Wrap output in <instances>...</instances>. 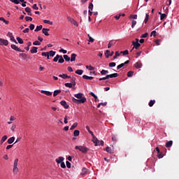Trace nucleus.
<instances>
[{
	"mask_svg": "<svg viewBox=\"0 0 179 179\" xmlns=\"http://www.w3.org/2000/svg\"><path fill=\"white\" fill-rule=\"evenodd\" d=\"M86 97L83 96V94L82 93L75 94L74 97L72 98V101L75 104H83V103H86Z\"/></svg>",
	"mask_w": 179,
	"mask_h": 179,
	"instance_id": "nucleus-1",
	"label": "nucleus"
},
{
	"mask_svg": "<svg viewBox=\"0 0 179 179\" xmlns=\"http://www.w3.org/2000/svg\"><path fill=\"white\" fill-rule=\"evenodd\" d=\"M75 149L76 150H79L82 153H87V152H89V148H87V147H85V146L76 145L75 147Z\"/></svg>",
	"mask_w": 179,
	"mask_h": 179,
	"instance_id": "nucleus-2",
	"label": "nucleus"
},
{
	"mask_svg": "<svg viewBox=\"0 0 179 179\" xmlns=\"http://www.w3.org/2000/svg\"><path fill=\"white\" fill-rule=\"evenodd\" d=\"M17 163H19V159H15L14 161V165L13 169V173L14 174H17V173H19V168H17Z\"/></svg>",
	"mask_w": 179,
	"mask_h": 179,
	"instance_id": "nucleus-3",
	"label": "nucleus"
},
{
	"mask_svg": "<svg viewBox=\"0 0 179 179\" xmlns=\"http://www.w3.org/2000/svg\"><path fill=\"white\" fill-rule=\"evenodd\" d=\"M109 78H118V74L117 73H114L110 75H107L106 77L102 78V80H107Z\"/></svg>",
	"mask_w": 179,
	"mask_h": 179,
	"instance_id": "nucleus-4",
	"label": "nucleus"
},
{
	"mask_svg": "<svg viewBox=\"0 0 179 179\" xmlns=\"http://www.w3.org/2000/svg\"><path fill=\"white\" fill-rule=\"evenodd\" d=\"M109 78H118V74L117 73H114L110 75H107L106 77L102 78V80H107Z\"/></svg>",
	"mask_w": 179,
	"mask_h": 179,
	"instance_id": "nucleus-5",
	"label": "nucleus"
},
{
	"mask_svg": "<svg viewBox=\"0 0 179 179\" xmlns=\"http://www.w3.org/2000/svg\"><path fill=\"white\" fill-rule=\"evenodd\" d=\"M132 45H134V47L132 48V49L130 50L131 52H132V51H134V50H138V48H139V47H141V43H135V41H132Z\"/></svg>",
	"mask_w": 179,
	"mask_h": 179,
	"instance_id": "nucleus-6",
	"label": "nucleus"
},
{
	"mask_svg": "<svg viewBox=\"0 0 179 179\" xmlns=\"http://www.w3.org/2000/svg\"><path fill=\"white\" fill-rule=\"evenodd\" d=\"M113 55H114V52L113 51H112L110 52L109 50H106V52H105L106 58H110V57H113Z\"/></svg>",
	"mask_w": 179,
	"mask_h": 179,
	"instance_id": "nucleus-7",
	"label": "nucleus"
},
{
	"mask_svg": "<svg viewBox=\"0 0 179 179\" xmlns=\"http://www.w3.org/2000/svg\"><path fill=\"white\" fill-rule=\"evenodd\" d=\"M9 44V41L6 39L0 38V45H8Z\"/></svg>",
	"mask_w": 179,
	"mask_h": 179,
	"instance_id": "nucleus-8",
	"label": "nucleus"
},
{
	"mask_svg": "<svg viewBox=\"0 0 179 179\" xmlns=\"http://www.w3.org/2000/svg\"><path fill=\"white\" fill-rule=\"evenodd\" d=\"M11 48L15 50V51H17L18 52H24V51H22L20 48H18L16 45H11Z\"/></svg>",
	"mask_w": 179,
	"mask_h": 179,
	"instance_id": "nucleus-9",
	"label": "nucleus"
},
{
	"mask_svg": "<svg viewBox=\"0 0 179 179\" xmlns=\"http://www.w3.org/2000/svg\"><path fill=\"white\" fill-rule=\"evenodd\" d=\"M64 160H65L64 157H59L58 159H55V162L57 163V164H61V163L64 162Z\"/></svg>",
	"mask_w": 179,
	"mask_h": 179,
	"instance_id": "nucleus-10",
	"label": "nucleus"
},
{
	"mask_svg": "<svg viewBox=\"0 0 179 179\" xmlns=\"http://www.w3.org/2000/svg\"><path fill=\"white\" fill-rule=\"evenodd\" d=\"M60 104H61V106L64 107V108H66V110H68V108H69V105H68V103H66V101H62L60 102Z\"/></svg>",
	"mask_w": 179,
	"mask_h": 179,
	"instance_id": "nucleus-11",
	"label": "nucleus"
},
{
	"mask_svg": "<svg viewBox=\"0 0 179 179\" xmlns=\"http://www.w3.org/2000/svg\"><path fill=\"white\" fill-rule=\"evenodd\" d=\"M116 43H117V41H115V40L110 41V42L108 45V48H111V47H113V45H115Z\"/></svg>",
	"mask_w": 179,
	"mask_h": 179,
	"instance_id": "nucleus-12",
	"label": "nucleus"
},
{
	"mask_svg": "<svg viewBox=\"0 0 179 179\" xmlns=\"http://www.w3.org/2000/svg\"><path fill=\"white\" fill-rule=\"evenodd\" d=\"M134 66L135 68H136L137 69H139L141 68H142V62H141V61L139 62H137L134 65Z\"/></svg>",
	"mask_w": 179,
	"mask_h": 179,
	"instance_id": "nucleus-13",
	"label": "nucleus"
},
{
	"mask_svg": "<svg viewBox=\"0 0 179 179\" xmlns=\"http://www.w3.org/2000/svg\"><path fill=\"white\" fill-rule=\"evenodd\" d=\"M59 78H62V79H70L71 76H68V74H59Z\"/></svg>",
	"mask_w": 179,
	"mask_h": 179,
	"instance_id": "nucleus-14",
	"label": "nucleus"
},
{
	"mask_svg": "<svg viewBox=\"0 0 179 179\" xmlns=\"http://www.w3.org/2000/svg\"><path fill=\"white\" fill-rule=\"evenodd\" d=\"M69 20L72 24H74V26H78V22L76 20H73L72 17H69Z\"/></svg>",
	"mask_w": 179,
	"mask_h": 179,
	"instance_id": "nucleus-15",
	"label": "nucleus"
},
{
	"mask_svg": "<svg viewBox=\"0 0 179 179\" xmlns=\"http://www.w3.org/2000/svg\"><path fill=\"white\" fill-rule=\"evenodd\" d=\"M48 31H50V29L43 28L42 29V33L45 34V36H50V34H48Z\"/></svg>",
	"mask_w": 179,
	"mask_h": 179,
	"instance_id": "nucleus-16",
	"label": "nucleus"
},
{
	"mask_svg": "<svg viewBox=\"0 0 179 179\" xmlns=\"http://www.w3.org/2000/svg\"><path fill=\"white\" fill-rule=\"evenodd\" d=\"M41 93L45 94L46 96H52V92H50V91H44V90H41Z\"/></svg>",
	"mask_w": 179,
	"mask_h": 179,
	"instance_id": "nucleus-17",
	"label": "nucleus"
},
{
	"mask_svg": "<svg viewBox=\"0 0 179 179\" xmlns=\"http://www.w3.org/2000/svg\"><path fill=\"white\" fill-rule=\"evenodd\" d=\"M76 57H77L76 54H75V53L71 54L70 61L71 62H73L74 61H76Z\"/></svg>",
	"mask_w": 179,
	"mask_h": 179,
	"instance_id": "nucleus-18",
	"label": "nucleus"
},
{
	"mask_svg": "<svg viewBox=\"0 0 179 179\" xmlns=\"http://www.w3.org/2000/svg\"><path fill=\"white\" fill-rule=\"evenodd\" d=\"M71 79V83H72L73 84V86H76V78L75 77H71L70 78Z\"/></svg>",
	"mask_w": 179,
	"mask_h": 179,
	"instance_id": "nucleus-19",
	"label": "nucleus"
},
{
	"mask_svg": "<svg viewBox=\"0 0 179 179\" xmlns=\"http://www.w3.org/2000/svg\"><path fill=\"white\" fill-rule=\"evenodd\" d=\"M37 50H38L37 47H34V46L32 47L31 50H30L31 54H36V53H37Z\"/></svg>",
	"mask_w": 179,
	"mask_h": 179,
	"instance_id": "nucleus-20",
	"label": "nucleus"
},
{
	"mask_svg": "<svg viewBox=\"0 0 179 179\" xmlns=\"http://www.w3.org/2000/svg\"><path fill=\"white\" fill-rule=\"evenodd\" d=\"M100 145L101 146H104V141L98 140L96 144H95V146H100Z\"/></svg>",
	"mask_w": 179,
	"mask_h": 179,
	"instance_id": "nucleus-21",
	"label": "nucleus"
},
{
	"mask_svg": "<svg viewBox=\"0 0 179 179\" xmlns=\"http://www.w3.org/2000/svg\"><path fill=\"white\" fill-rule=\"evenodd\" d=\"M165 146L166 148H171V146H173V141L166 142Z\"/></svg>",
	"mask_w": 179,
	"mask_h": 179,
	"instance_id": "nucleus-22",
	"label": "nucleus"
},
{
	"mask_svg": "<svg viewBox=\"0 0 179 179\" xmlns=\"http://www.w3.org/2000/svg\"><path fill=\"white\" fill-rule=\"evenodd\" d=\"M85 174H87V169L83 168L82 173H80V176H85Z\"/></svg>",
	"mask_w": 179,
	"mask_h": 179,
	"instance_id": "nucleus-23",
	"label": "nucleus"
},
{
	"mask_svg": "<svg viewBox=\"0 0 179 179\" xmlns=\"http://www.w3.org/2000/svg\"><path fill=\"white\" fill-rule=\"evenodd\" d=\"M59 93H61V90H55L54 93H53V96L56 97V96H58V94H59Z\"/></svg>",
	"mask_w": 179,
	"mask_h": 179,
	"instance_id": "nucleus-24",
	"label": "nucleus"
},
{
	"mask_svg": "<svg viewBox=\"0 0 179 179\" xmlns=\"http://www.w3.org/2000/svg\"><path fill=\"white\" fill-rule=\"evenodd\" d=\"M8 143H9L10 145L11 143H13V142H15V137L13 136L11 138H10L8 141H7Z\"/></svg>",
	"mask_w": 179,
	"mask_h": 179,
	"instance_id": "nucleus-25",
	"label": "nucleus"
},
{
	"mask_svg": "<svg viewBox=\"0 0 179 179\" xmlns=\"http://www.w3.org/2000/svg\"><path fill=\"white\" fill-rule=\"evenodd\" d=\"M83 79H87L88 80H92L93 79V77L92 76H88L87 75H84V76H83Z\"/></svg>",
	"mask_w": 179,
	"mask_h": 179,
	"instance_id": "nucleus-26",
	"label": "nucleus"
},
{
	"mask_svg": "<svg viewBox=\"0 0 179 179\" xmlns=\"http://www.w3.org/2000/svg\"><path fill=\"white\" fill-rule=\"evenodd\" d=\"M86 129L88 131L89 134L92 135V136H94V134H93V131L90 130V127L89 126H86Z\"/></svg>",
	"mask_w": 179,
	"mask_h": 179,
	"instance_id": "nucleus-27",
	"label": "nucleus"
},
{
	"mask_svg": "<svg viewBox=\"0 0 179 179\" xmlns=\"http://www.w3.org/2000/svg\"><path fill=\"white\" fill-rule=\"evenodd\" d=\"M106 151L108 153H113L114 152V150H113V149H111V148H110V147H106Z\"/></svg>",
	"mask_w": 179,
	"mask_h": 179,
	"instance_id": "nucleus-28",
	"label": "nucleus"
},
{
	"mask_svg": "<svg viewBox=\"0 0 179 179\" xmlns=\"http://www.w3.org/2000/svg\"><path fill=\"white\" fill-rule=\"evenodd\" d=\"M6 139H8V136L5 135L1 138V144L2 145V143H3V142H5V141H6Z\"/></svg>",
	"mask_w": 179,
	"mask_h": 179,
	"instance_id": "nucleus-29",
	"label": "nucleus"
},
{
	"mask_svg": "<svg viewBox=\"0 0 179 179\" xmlns=\"http://www.w3.org/2000/svg\"><path fill=\"white\" fill-rule=\"evenodd\" d=\"M155 103H156V101L151 100L148 103L149 107H153V106H155Z\"/></svg>",
	"mask_w": 179,
	"mask_h": 179,
	"instance_id": "nucleus-30",
	"label": "nucleus"
},
{
	"mask_svg": "<svg viewBox=\"0 0 179 179\" xmlns=\"http://www.w3.org/2000/svg\"><path fill=\"white\" fill-rule=\"evenodd\" d=\"M64 86L66 87H72V86H73V83H66L65 84H64Z\"/></svg>",
	"mask_w": 179,
	"mask_h": 179,
	"instance_id": "nucleus-31",
	"label": "nucleus"
},
{
	"mask_svg": "<svg viewBox=\"0 0 179 179\" xmlns=\"http://www.w3.org/2000/svg\"><path fill=\"white\" fill-rule=\"evenodd\" d=\"M64 62H65V59H64V57H62V56L60 55L59 58V63L64 64Z\"/></svg>",
	"mask_w": 179,
	"mask_h": 179,
	"instance_id": "nucleus-32",
	"label": "nucleus"
},
{
	"mask_svg": "<svg viewBox=\"0 0 179 179\" xmlns=\"http://www.w3.org/2000/svg\"><path fill=\"white\" fill-rule=\"evenodd\" d=\"M92 142L93 143H94L95 145L97 143V142H99V139L96 138V136L94 135V136H92Z\"/></svg>",
	"mask_w": 179,
	"mask_h": 179,
	"instance_id": "nucleus-33",
	"label": "nucleus"
},
{
	"mask_svg": "<svg viewBox=\"0 0 179 179\" xmlns=\"http://www.w3.org/2000/svg\"><path fill=\"white\" fill-rule=\"evenodd\" d=\"M63 57H64V59H65V61H67V62L71 61V57H69V56H68V55H64Z\"/></svg>",
	"mask_w": 179,
	"mask_h": 179,
	"instance_id": "nucleus-34",
	"label": "nucleus"
},
{
	"mask_svg": "<svg viewBox=\"0 0 179 179\" xmlns=\"http://www.w3.org/2000/svg\"><path fill=\"white\" fill-rule=\"evenodd\" d=\"M13 3H15V5H19L20 3V0H10Z\"/></svg>",
	"mask_w": 179,
	"mask_h": 179,
	"instance_id": "nucleus-35",
	"label": "nucleus"
},
{
	"mask_svg": "<svg viewBox=\"0 0 179 179\" xmlns=\"http://www.w3.org/2000/svg\"><path fill=\"white\" fill-rule=\"evenodd\" d=\"M41 29H43V25L37 26L36 28L35 29L34 31H40V30H41Z\"/></svg>",
	"mask_w": 179,
	"mask_h": 179,
	"instance_id": "nucleus-36",
	"label": "nucleus"
},
{
	"mask_svg": "<svg viewBox=\"0 0 179 179\" xmlns=\"http://www.w3.org/2000/svg\"><path fill=\"white\" fill-rule=\"evenodd\" d=\"M17 41H18L19 44H23V43H24L23 39H22L20 37H17Z\"/></svg>",
	"mask_w": 179,
	"mask_h": 179,
	"instance_id": "nucleus-37",
	"label": "nucleus"
},
{
	"mask_svg": "<svg viewBox=\"0 0 179 179\" xmlns=\"http://www.w3.org/2000/svg\"><path fill=\"white\" fill-rule=\"evenodd\" d=\"M76 127H78V123H77V122L74 123V124L71 127L70 130H71V131H73V129H75V128H76Z\"/></svg>",
	"mask_w": 179,
	"mask_h": 179,
	"instance_id": "nucleus-38",
	"label": "nucleus"
},
{
	"mask_svg": "<svg viewBox=\"0 0 179 179\" xmlns=\"http://www.w3.org/2000/svg\"><path fill=\"white\" fill-rule=\"evenodd\" d=\"M159 14L161 15H160V19H161L162 20H164V18L166 17V16H167L165 13L162 14L161 13H159Z\"/></svg>",
	"mask_w": 179,
	"mask_h": 179,
	"instance_id": "nucleus-39",
	"label": "nucleus"
},
{
	"mask_svg": "<svg viewBox=\"0 0 179 179\" xmlns=\"http://www.w3.org/2000/svg\"><path fill=\"white\" fill-rule=\"evenodd\" d=\"M79 134H80V131L79 130H75L73 131L74 136H79Z\"/></svg>",
	"mask_w": 179,
	"mask_h": 179,
	"instance_id": "nucleus-40",
	"label": "nucleus"
},
{
	"mask_svg": "<svg viewBox=\"0 0 179 179\" xmlns=\"http://www.w3.org/2000/svg\"><path fill=\"white\" fill-rule=\"evenodd\" d=\"M76 73L77 75H82L83 73V70L78 69L77 71H76Z\"/></svg>",
	"mask_w": 179,
	"mask_h": 179,
	"instance_id": "nucleus-41",
	"label": "nucleus"
},
{
	"mask_svg": "<svg viewBox=\"0 0 179 179\" xmlns=\"http://www.w3.org/2000/svg\"><path fill=\"white\" fill-rule=\"evenodd\" d=\"M127 76H128V78H132V76H134V71H129L128 73H127Z\"/></svg>",
	"mask_w": 179,
	"mask_h": 179,
	"instance_id": "nucleus-42",
	"label": "nucleus"
},
{
	"mask_svg": "<svg viewBox=\"0 0 179 179\" xmlns=\"http://www.w3.org/2000/svg\"><path fill=\"white\" fill-rule=\"evenodd\" d=\"M120 54H122L123 55H128V54H129V52L128 51V50H126L120 52Z\"/></svg>",
	"mask_w": 179,
	"mask_h": 179,
	"instance_id": "nucleus-43",
	"label": "nucleus"
},
{
	"mask_svg": "<svg viewBox=\"0 0 179 179\" xmlns=\"http://www.w3.org/2000/svg\"><path fill=\"white\" fill-rule=\"evenodd\" d=\"M59 56H60L59 55H57L56 57H54V59H53L54 62H58V60L59 59Z\"/></svg>",
	"mask_w": 179,
	"mask_h": 179,
	"instance_id": "nucleus-44",
	"label": "nucleus"
},
{
	"mask_svg": "<svg viewBox=\"0 0 179 179\" xmlns=\"http://www.w3.org/2000/svg\"><path fill=\"white\" fill-rule=\"evenodd\" d=\"M107 73H108V71H107V70L103 69V70L101 71V75H107Z\"/></svg>",
	"mask_w": 179,
	"mask_h": 179,
	"instance_id": "nucleus-45",
	"label": "nucleus"
},
{
	"mask_svg": "<svg viewBox=\"0 0 179 179\" xmlns=\"http://www.w3.org/2000/svg\"><path fill=\"white\" fill-rule=\"evenodd\" d=\"M43 23H45L47 24H52V22L48 20H44Z\"/></svg>",
	"mask_w": 179,
	"mask_h": 179,
	"instance_id": "nucleus-46",
	"label": "nucleus"
},
{
	"mask_svg": "<svg viewBox=\"0 0 179 179\" xmlns=\"http://www.w3.org/2000/svg\"><path fill=\"white\" fill-rule=\"evenodd\" d=\"M117 57H120V52L119 51L115 52V56L113 57V59H116V58Z\"/></svg>",
	"mask_w": 179,
	"mask_h": 179,
	"instance_id": "nucleus-47",
	"label": "nucleus"
},
{
	"mask_svg": "<svg viewBox=\"0 0 179 179\" xmlns=\"http://www.w3.org/2000/svg\"><path fill=\"white\" fill-rule=\"evenodd\" d=\"M123 66H125V64L122 63L117 66V69H121V68H122Z\"/></svg>",
	"mask_w": 179,
	"mask_h": 179,
	"instance_id": "nucleus-48",
	"label": "nucleus"
},
{
	"mask_svg": "<svg viewBox=\"0 0 179 179\" xmlns=\"http://www.w3.org/2000/svg\"><path fill=\"white\" fill-rule=\"evenodd\" d=\"M148 36H149V34H148V32H145V34L141 35V38H146V37H148Z\"/></svg>",
	"mask_w": 179,
	"mask_h": 179,
	"instance_id": "nucleus-49",
	"label": "nucleus"
},
{
	"mask_svg": "<svg viewBox=\"0 0 179 179\" xmlns=\"http://www.w3.org/2000/svg\"><path fill=\"white\" fill-rule=\"evenodd\" d=\"M49 52V55L50 57H54V55H55V52L54 50H50Z\"/></svg>",
	"mask_w": 179,
	"mask_h": 179,
	"instance_id": "nucleus-50",
	"label": "nucleus"
},
{
	"mask_svg": "<svg viewBox=\"0 0 179 179\" xmlns=\"http://www.w3.org/2000/svg\"><path fill=\"white\" fill-rule=\"evenodd\" d=\"M86 69H89V71H94V67L92 66H86Z\"/></svg>",
	"mask_w": 179,
	"mask_h": 179,
	"instance_id": "nucleus-51",
	"label": "nucleus"
},
{
	"mask_svg": "<svg viewBox=\"0 0 179 179\" xmlns=\"http://www.w3.org/2000/svg\"><path fill=\"white\" fill-rule=\"evenodd\" d=\"M33 45H41V43H40V41H35L33 43Z\"/></svg>",
	"mask_w": 179,
	"mask_h": 179,
	"instance_id": "nucleus-52",
	"label": "nucleus"
},
{
	"mask_svg": "<svg viewBox=\"0 0 179 179\" xmlns=\"http://www.w3.org/2000/svg\"><path fill=\"white\" fill-rule=\"evenodd\" d=\"M149 20V14L145 15V18L144 20V23H148V21Z\"/></svg>",
	"mask_w": 179,
	"mask_h": 179,
	"instance_id": "nucleus-53",
	"label": "nucleus"
},
{
	"mask_svg": "<svg viewBox=\"0 0 179 179\" xmlns=\"http://www.w3.org/2000/svg\"><path fill=\"white\" fill-rule=\"evenodd\" d=\"M116 65H117V64H115V62L109 63L110 68H114V66H115Z\"/></svg>",
	"mask_w": 179,
	"mask_h": 179,
	"instance_id": "nucleus-54",
	"label": "nucleus"
},
{
	"mask_svg": "<svg viewBox=\"0 0 179 179\" xmlns=\"http://www.w3.org/2000/svg\"><path fill=\"white\" fill-rule=\"evenodd\" d=\"M135 26H136V21L132 20L131 21V28L134 29V27H135Z\"/></svg>",
	"mask_w": 179,
	"mask_h": 179,
	"instance_id": "nucleus-55",
	"label": "nucleus"
},
{
	"mask_svg": "<svg viewBox=\"0 0 179 179\" xmlns=\"http://www.w3.org/2000/svg\"><path fill=\"white\" fill-rule=\"evenodd\" d=\"M130 19H138V15H131L129 16Z\"/></svg>",
	"mask_w": 179,
	"mask_h": 179,
	"instance_id": "nucleus-56",
	"label": "nucleus"
},
{
	"mask_svg": "<svg viewBox=\"0 0 179 179\" xmlns=\"http://www.w3.org/2000/svg\"><path fill=\"white\" fill-rule=\"evenodd\" d=\"M10 41H12L13 43H15V44H17V41H16V39H15V37L13 36L11 38H10Z\"/></svg>",
	"mask_w": 179,
	"mask_h": 179,
	"instance_id": "nucleus-57",
	"label": "nucleus"
},
{
	"mask_svg": "<svg viewBox=\"0 0 179 179\" xmlns=\"http://www.w3.org/2000/svg\"><path fill=\"white\" fill-rule=\"evenodd\" d=\"M25 20H26V22H29V20H30V22H31V20H33V18L31 17L27 16V17H25Z\"/></svg>",
	"mask_w": 179,
	"mask_h": 179,
	"instance_id": "nucleus-58",
	"label": "nucleus"
},
{
	"mask_svg": "<svg viewBox=\"0 0 179 179\" xmlns=\"http://www.w3.org/2000/svg\"><path fill=\"white\" fill-rule=\"evenodd\" d=\"M25 12H27V13H30V12H31V8H30V7L25 8Z\"/></svg>",
	"mask_w": 179,
	"mask_h": 179,
	"instance_id": "nucleus-59",
	"label": "nucleus"
},
{
	"mask_svg": "<svg viewBox=\"0 0 179 179\" xmlns=\"http://www.w3.org/2000/svg\"><path fill=\"white\" fill-rule=\"evenodd\" d=\"M66 164L67 169H71V162H69V161H66Z\"/></svg>",
	"mask_w": 179,
	"mask_h": 179,
	"instance_id": "nucleus-60",
	"label": "nucleus"
},
{
	"mask_svg": "<svg viewBox=\"0 0 179 179\" xmlns=\"http://www.w3.org/2000/svg\"><path fill=\"white\" fill-rule=\"evenodd\" d=\"M60 164L62 169H66V166L65 165L64 162H61Z\"/></svg>",
	"mask_w": 179,
	"mask_h": 179,
	"instance_id": "nucleus-61",
	"label": "nucleus"
},
{
	"mask_svg": "<svg viewBox=\"0 0 179 179\" xmlns=\"http://www.w3.org/2000/svg\"><path fill=\"white\" fill-rule=\"evenodd\" d=\"M90 10H93V3H90L88 6Z\"/></svg>",
	"mask_w": 179,
	"mask_h": 179,
	"instance_id": "nucleus-62",
	"label": "nucleus"
},
{
	"mask_svg": "<svg viewBox=\"0 0 179 179\" xmlns=\"http://www.w3.org/2000/svg\"><path fill=\"white\" fill-rule=\"evenodd\" d=\"M33 9L35 10H38V7L37 6V4H34L32 6Z\"/></svg>",
	"mask_w": 179,
	"mask_h": 179,
	"instance_id": "nucleus-63",
	"label": "nucleus"
},
{
	"mask_svg": "<svg viewBox=\"0 0 179 179\" xmlns=\"http://www.w3.org/2000/svg\"><path fill=\"white\" fill-rule=\"evenodd\" d=\"M29 29H30V30H34V24H31L29 25Z\"/></svg>",
	"mask_w": 179,
	"mask_h": 179,
	"instance_id": "nucleus-64",
	"label": "nucleus"
}]
</instances>
